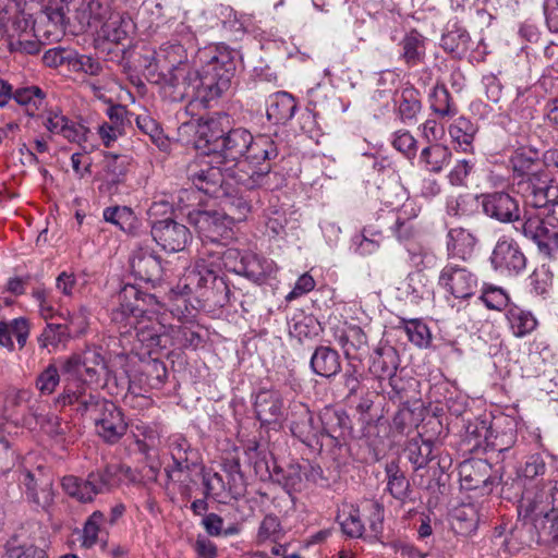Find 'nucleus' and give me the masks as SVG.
<instances>
[{
    "label": "nucleus",
    "instance_id": "30",
    "mask_svg": "<svg viewBox=\"0 0 558 558\" xmlns=\"http://www.w3.org/2000/svg\"><path fill=\"white\" fill-rule=\"evenodd\" d=\"M29 336V324L24 317H17L10 322H0V347L10 352L14 350L13 337L20 349H23Z\"/></svg>",
    "mask_w": 558,
    "mask_h": 558
},
{
    "label": "nucleus",
    "instance_id": "29",
    "mask_svg": "<svg viewBox=\"0 0 558 558\" xmlns=\"http://www.w3.org/2000/svg\"><path fill=\"white\" fill-rule=\"evenodd\" d=\"M130 266L132 272L143 281L156 282L161 279L160 258L151 253L142 251L135 253L130 260Z\"/></svg>",
    "mask_w": 558,
    "mask_h": 558
},
{
    "label": "nucleus",
    "instance_id": "6",
    "mask_svg": "<svg viewBox=\"0 0 558 558\" xmlns=\"http://www.w3.org/2000/svg\"><path fill=\"white\" fill-rule=\"evenodd\" d=\"M61 369L75 380L89 384H97L102 377L109 376L105 359L96 348H87L62 360Z\"/></svg>",
    "mask_w": 558,
    "mask_h": 558
},
{
    "label": "nucleus",
    "instance_id": "53",
    "mask_svg": "<svg viewBox=\"0 0 558 558\" xmlns=\"http://www.w3.org/2000/svg\"><path fill=\"white\" fill-rule=\"evenodd\" d=\"M403 329L408 339L418 348L429 345L432 335L429 328L421 319H402Z\"/></svg>",
    "mask_w": 558,
    "mask_h": 558
},
{
    "label": "nucleus",
    "instance_id": "17",
    "mask_svg": "<svg viewBox=\"0 0 558 558\" xmlns=\"http://www.w3.org/2000/svg\"><path fill=\"white\" fill-rule=\"evenodd\" d=\"M490 262L494 269L505 276H515L526 265V258L518 243L506 236L497 241L490 256Z\"/></svg>",
    "mask_w": 558,
    "mask_h": 558
},
{
    "label": "nucleus",
    "instance_id": "50",
    "mask_svg": "<svg viewBox=\"0 0 558 558\" xmlns=\"http://www.w3.org/2000/svg\"><path fill=\"white\" fill-rule=\"evenodd\" d=\"M71 338L68 326L62 324H47L40 336L38 343L44 349H57L59 345H65Z\"/></svg>",
    "mask_w": 558,
    "mask_h": 558
},
{
    "label": "nucleus",
    "instance_id": "12",
    "mask_svg": "<svg viewBox=\"0 0 558 558\" xmlns=\"http://www.w3.org/2000/svg\"><path fill=\"white\" fill-rule=\"evenodd\" d=\"M194 46L195 36L192 33H186L180 40L171 39L162 44L153 54L155 65L161 71V75L189 64L187 50Z\"/></svg>",
    "mask_w": 558,
    "mask_h": 558
},
{
    "label": "nucleus",
    "instance_id": "24",
    "mask_svg": "<svg viewBox=\"0 0 558 558\" xmlns=\"http://www.w3.org/2000/svg\"><path fill=\"white\" fill-rule=\"evenodd\" d=\"M254 410L262 424L277 423L283 410L281 393L274 389H260L255 396Z\"/></svg>",
    "mask_w": 558,
    "mask_h": 558
},
{
    "label": "nucleus",
    "instance_id": "46",
    "mask_svg": "<svg viewBox=\"0 0 558 558\" xmlns=\"http://www.w3.org/2000/svg\"><path fill=\"white\" fill-rule=\"evenodd\" d=\"M13 99L24 107L28 116L34 117L44 108L46 95L38 86H27L17 88Z\"/></svg>",
    "mask_w": 558,
    "mask_h": 558
},
{
    "label": "nucleus",
    "instance_id": "14",
    "mask_svg": "<svg viewBox=\"0 0 558 558\" xmlns=\"http://www.w3.org/2000/svg\"><path fill=\"white\" fill-rule=\"evenodd\" d=\"M150 232L154 241L170 253L183 251L192 240L189 228L170 218L153 221Z\"/></svg>",
    "mask_w": 558,
    "mask_h": 558
},
{
    "label": "nucleus",
    "instance_id": "61",
    "mask_svg": "<svg viewBox=\"0 0 558 558\" xmlns=\"http://www.w3.org/2000/svg\"><path fill=\"white\" fill-rule=\"evenodd\" d=\"M60 383L59 371L49 364L36 378L35 386L41 395H51Z\"/></svg>",
    "mask_w": 558,
    "mask_h": 558
},
{
    "label": "nucleus",
    "instance_id": "49",
    "mask_svg": "<svg viewBox=\"0 0 558 558\" xmlns=\"http://www.w3.org/2000/svg\"><path fill=\"white\" fill-rule=\"evenodd\" d=\"M407 456L414 470L425 468L433 459V444L429 440L413 439L407 447Z\"/></svg>",
    "mask_w": 558,
    "mask_h": 558
},
{
    "label": "nucleus",
    "instance_id": "32",
    "mask_svg": "<svg viewBox=\"0 0 558 558\" xmlns=\"http://www.w3.org/2000/svg\"><path fill=\"white\" fill-rule=\"evenodd\" d=\"M133 31L132 19L126 13L117 12L96 33L109 41L120 44L129 38Z\"/></svg>",
    "mask_w": 558,
    "mask_h": 558
},
{
    "label": "nucleus",
    "instance_id": "33",
    "mask_svg": "<svg viewBox=\"0 0 558 558\" xmlns=\"http://www.w3.org/2000/svg\"><path fill=\"white\" fill-rule=\"evenodd\" d=\"M296 110L295 99L287 92H278L269 97L267 118L274 123H286L291 120Z\"/></svg>",
    "mask_w": 558,
    "mask_h": 558
},
{
    "label": "nucleus",
    "instance_id": "2",
    "mask_svg": "<svg viewBox=\"0 0 558 558\" xmlns=\"http://www.w3.org/2000/svg\"><path fill=\"white\" fill-rule=\"evenodd\" d=\"M118 306L111 311V322L122 337L134 336L133 349H143L151 354L174 344L173 336L160 323L159 302L153 294L142 293L135 286L123 287L117 295Z\"/></svg>",
    "mask_w": 558,
    "mask_h": 558
},
{
    "label": "nucleus",
    "instance_id": "64",
    "mask_svg": "<svg viewBox=\"0 0 558 558\" xmlns=\"http://www.w3.org/2000/svg\"><path fill=\"white\" fill-rule=\"evenodd\" d=\"M281 533L279 519L275 515L268 514L260 522L258 533H257V542L258 544H264L266 542L276 543Z\"/></svg>",
    "mask_w": 558,
    "mask_h": 558
},
{
    "label": "nucleus",
    "instance_id": "25",
    "mask_svg": "<svg viewBox=\"0 0 558 558\" xmlns=\"http://www.w3.org/2000/svg\"><path fill=\"white\" fill-rule=\"evenodd\" d=\"M187 128L194 131L195 147L206 155L215 156L222 136L219 123L215 120H198L196 124H189Z\"/></svg>",
    "mask_w": 558,
    "mask_h": 558
},
{
    "label": "nucleus",
    "instance_id": "51",
    "mask_svg": "<svg viewBox=\"0 0 558 558\" xmlns=\"http://www.w3.org/2000/svg\"><path fill=\"white\" fill-rule=\"evenodd\" d=\"M8 48L11 52L36 54L40 51L41 44L35 35V31H27L23 35H7Z\"/></svg>",
    "mask_w": 558,
    "mask_h": 558
},
{
    "label": "nucleus",
    "instance_id": "41",
    "mask_svg": "<svg viewBox=\"0 0 558 558\" xmlns=\"http://www.w3.org/2000/svg\"><path fill=\"white\" fill-rule=\"evenodd\" d=\"M277 156L278 148L272 138L268 135H258L252 136V144L247 147L243 158L259 165L262 162L270 163V160Z\"/></svg>",
    "mask_w": 558,
    "mask_h": 558
},
{
    "label": "nucleus",
    "instance_id": "35",
    "mask_svg": "<svg viewBox=\"0 0 558 558\" xmlns=\"http://www.w3.org/2000/svg\"><path fill=\"white\" fill-rule=\"evenodd\" d=\"M218 198L222 210L232 218V225L245 220L251 213L250 201L242 195L238 187L229 186Z\"/></svg>",
    "mask_w": 558,
    "mask_h": 558
},
{
    "label": "nucleus",
    "instance_id": "31",
    "mask_svg": "<svg viewBox=\"0 0 558 558\" xmlns=\"http://www.w3.org/2000/svg\"><path fill=\"white\" fill-rule=\"evenodd\" d=\"M506 319L511 333L515 338H524L532 333L538 326L535 315L521 306L511 305L506 312Z\"/></svg>",
    "mask_w": 558,
    "mask_h": 558
},
{
    "label": "nucleus",
    "instance_id": "47",
    "mask_svg": "<svg viewBox=\"0 0 558 558\" xmlns=\"http://www.w3.org/2000/svg\"><path fill=\"white\" fill-rule=\"evenodd\" d=\"M106 521L104 512L100 510L94 511L84 522L81 536L80 545L84 549H90L95 547L99 542V534L101 526Z\"/></svg>",
    "mask_w": 558,
    "mask_h": 558
},
{
    "label": "nucleus",
    "instance_id": "3",
    "mask_svg": "<svg viewBox=\"0 0 558 558\" xmlns=\"http://www.w3.org/2000/svg\"><path fill=\"white\" fill-rule=\"evenodd\" d=\"M196 59L209 97H220L230 87L235 71L233 51L223 45H209L198 50Z\"/></svg>",
    "mask_w": 558,
    "mask_h": 558
},
{
    "label": "nucleus",
    "instance_id": "16",
    "mask_svg": "<svg viewBox=\"0 0 558 558\" xmlns=\"http://www.w3.org/2000/svg\"><path fill=\"white\" fill-rule=\"evenodd\" d=\"M169 450L173 461V464L166 469L169 480L186 482L192 466L197 462V452L182 435H173L169 438Z\"/></svg>",
    "mask_w": 558,
    "mask_h": 558
},
{
    "label": "nucleus",
    "instance_id": "10",
    "mask_svg": "<svg viewBox=\"0 0 558 558\" xmlns=\"http://www.w3.org/2000/svg\"><path fill=\"white\" fill-rule=\"evenodd\" d=\"M227 180L230 187L242 186L246 190H253L264 186L268 174L271 171V165L262 162L259 165L244 158L225 165Z\"/></svg>",
    "mask_w": 558,
    "mask_h": 558
},
{
    "label": "nucleus",
    "instance_id": "63",
    "mask_svg": "<svg viewBox=\"0 0 558 558\" xmlns=\"http://www.w3.org/2000/svg\"><path fill=\"white\" fill-rule=\"evenodd\" d=\"M535 99L526 92L518 93L510 106V112L523 121L533 119Z\"/></svg>",
    "mask_w": 558,
    "mask_h": 558
},
{
    "label": "nucleus",
    "instance_id": "34",
    "mask_svg": "<svg viewBox=\"0 0 558 558\" xmlns=\"http://www.w3.org/2000/svg\"><path fill=\"white\" fill-rule=\"evenodd\" d=\"M469 435H475L476 441L474 447H483L485 450L502 452L508 450L514 444V436L512 433L494 436L484 422L476 425L473 430L468 428Z\"/></svg>",
    "mask_w": 558,
    "mask_h": 558
},
{
    "label": "nucleus",
    "instance_id": "5",
    "mask_svg": "<svg viewBox=\"0 0 558 558\" xmlns=\"http://www.w3.org/2000/svg\"><path fill=\"white\" fill-rule=\"evenodd\" d=\"M82 411H89L87 415L94 421L96 433L105 441L114 444L126 432L128 424L122 411L111 401L89 395L88 400L82 403Z\"/></svg>",
    "mask_w": 558,
    "mask_h": 558
},
{
    "label": "nucleus",
    "instance_id": "28",
    "mask_svg": "<svg viewBox=\"0 0 558 558\" xmlns=\"http://www.w3.org/2000/svg\"><path fill=\"white\" fill-rule=\"evenodd\" d=\"M476 245L475 235L464 228H452L447 234L448 256L468 260L473 255Z\"/></svg>",
    "mask_w": 558,
    "mask_h": 558
},
{
    "label": "nucleus",
    "instance_id": "58",
    "mask_svg": "<svg viewBox=\"0 0 558 558\" xmlns=\"http://www.w3.org/2000/svg\"><path fill=\"white\" fill-rule=\"evenodd\" d=\"M391 145L395 149L413 159L417 151V142L408 130H398L392 134Z\"/></svg>",
    "mask_w": 558,
    "mask_h": 558
},
{
    "label": "nucleus",
    "instance_id": "37",
    "mask_svg": "<svg viewBox=\"0 0 558 558\" xmlns=\"http://www.w3.org/2000/svg\"><path fill=\"white\" fill-rule=\"evenodd\" d=\"M348 424L349 417L343 411L325 408L318 417L320 438L323 436H328L332 439L341 438L348 428Z\"/></svg>",
    "mask_w": 558,
    "mask_h": 558
},
{
    "label": "nucleus",
    "instance_id": "1",
    "mask_svg": "<svg viewBox=\"0 0 558 558\" xmlns=\"http://www.w3.org/2000/svg\"><path fill=\"white\" fill-rule=\"evenodd\" d=\"M229 270L260 283L277 271L272 259L256 254L242 255L236 248H228L221 256L210 255L198 258L189 267L172 290L182 296L194 295L198 301L213 306H223L229 300V287L219 275L220 263Z\"/></svg>",
    "mask_w": 558,
    "mask_h": 558
},
{
    "label": "nucleus",
    "instance_id": "60",
    "mask_svg": "<svg viewBox=\"0 0 558 558\" xmlns=\"http://www.w3.org/2000/svg\"><path fill=\"white\" fill-rule=\"evenodd\" d=\"M470 36L466 32H449L441 38V46L457 56L464 54L469 50Z\"/></svg>",
    "mask_w": 558,
    "mask_h": 558
},
{
    "label": "nucleus",
    "instance_id": "9",
    "mask_svg": "<svg viewBox=\"0 0 558 558\" xmlns=\"http://www.w3.org/2000/svg\"><path fill=\"white\" fill-rule=\"evenodd\" d=\"M227 180L230 187L242 186L246 190H253L264 186L268 174L271 171V165L262 162L259 165L244 158L225 165Z\"/></svg>",
    "mask_w": 558,
    "mask_h": 558
},
{
    "label": "nucleus",
    "instance_id": "62",
    "mask_svg": "<svg viewBox=\"0 0 558 558\" xmlns=\"http://www.w3.org/2000/svg\"><path fill=\"white\" fill-rule=\"evenodd\" d=\"M473 209L474 199L470 195L451 196L446 203V211L451 217H468Z\"/></svg>",
    "mask_w": 558,
    "mask_h": 558
},
{
    "label": "nucleus",
    "instance_id": "36",
    "mask_svg": "<svg viewBox=\"0 0 558 558\" xmlns=\"http://www.w3.org/2000/svg\"><path fill=\"white\" fill-rule=\"evenodd\" d=\"M311 367L319 376L332 377L341 369L340 356L329 347H318L311 357Z\"/></svg>",
    "mask_w": 558,
    "mask_h": 558
},
{
    "label": "nucleus",
    "instance_id": "15",
    "mask_svg": "<svg viewBox=\"0 0 558 558\" xmlns=\"http://www.w3.org/2000/svg\"><path fill=\"white\" fill-rule=\"evenodd\" d=\"M288 422L292 435L303 444L310 447L319 444L320 427L306 404L292 402L289 407Z\"/></svg>",
    "mask_w": 558,
    "mask_h": 558
},
{
    "label": "nucleus",
    "instance_id": "48",
    "mask_svg": "<svg viewBox=\"0 0 558 558\" xmlns=\"http://www.w3.org/2000/svg\"><path fill=\"white\" fill-rule=\"evenodd\" d=\"M129 160L126 156L107 154L105 156V180L108 184L118 185L126 177Z\"/></svg>",
    "mask_w": 558,
    "mask_h": 558
},
{
    "label": "nucleus",
    "instance_id": "54",
    "mask_svg": "<svg viewBox=\"0 0 558 558\" xmlns=\"http://www.w3.org/2000/svg\"><path fill=\"white\" fill-rule=\"evenodd\" d=\"M430 108L440 117H452L457 113V107L451 100L448 89L436 86L430 95Z\"/></svg>",
    "mask_w": 558,
    "mask_h": 558
},
{
    "label": "nucleus",
    "instance_id": "7",
    "mask_svg": "<svg viewBox=\"0 0 558 558\" xmlns=\"http://www.w3.org/2000/svg\"><path fill=\"white\" fill-rule=\"evenodd\" d=\"M520 515L530 519L550 518L558 513V481L523 492L518 506Z\"/></svg>",
    "mask_w": 558,
    "mask_h": 558
},
{
    "label": "nucleus",
    "instance_id": "13",
    "mask_svg": "<svg viewBox=\"0 0 558 558\" xmlns=\"http://www.w3.org/2000/svg\"><path fill=\"white\" fill-rule=\"evenodd\" d=\"M517 187L526 205L534 208H544L550 201L558 197V186L545 170L534 177L520 179Z\"/></svg>",
    "mask_w": 558,
    "mask_h": 558
},
{
    "label": "nucleus",
    "instance_id": "27",
    "mask_svg": "<svg viewBox=\"0 0 558 558\" xmlns=\"http://www.w3.org/2000/svg\"><path fill=\"white\" fill-rule=\"evenodd\" d=\"M452 153L449 147L434 143L424 147L418 156V166L426 172L440 173L451 162Z\"/></svg>",
    "mask_w": 558,
    "mask_h": 558
},
{
    "label": "nucleus",
    "instance_id": "19",
    "mask_svg": "<svg viewBox=\"0 0 558 558\" xmlns=\"http://www.w3.org/2000/svg\"><path fill=\"white\" fill-rule=\"evenodd\" d=\"M517 222L520 223V227L515 226V229L533 240L546 256L551 257L558 251V231L546 227L541 217L525 213L523 220L520 219Z\"/></svg>",
    "mask_w": 558,
    "mask_h": 558
},
{
    "label": "nucleus",
    "instance_id": "55",
    "mask_svg": "<svg viewBox=\"0 0 558 558\" xmlns=\"http://www.w3.org/2000/svg\"><path fill=\"white\" fill-rule=\"evenodd\" d=\"M88 397L89 395L86 396L84 391L83 384H78L76 389H73L71 385H66L63 392L56 398L54 403L61 408L76 403V412L81 415H87L89 411H82L81 408L82 403L88 400Z\"/></svg>",
    "mask_w": 558,
    "mask_h": 558
},
{
    "label": "nucleus",
    "instance_id": "23",
    "mask_svg": "<svg viewBox=\"0 0 558 558\" xmlns=\"http://www.w3.org/2000/svg\"><path fill=\"white\" fill-rule=\"evenodd\" d=\"M23 484L28 501L46 510L53 502L52 478L40 470L37 473L26 471L23 475Z\"/></svg>",
    "mask_w": 558,
    "mask_h": 558
},
{
    "label": "nucleus",
    "instance_id": "43",
    "mask_svg": "<svg viewBox=\"0 0 558 558\" xmlns=\"http://www.w3.org/2000/svg\"><path fill=\"white\" fill-rule=\"evenodd\" d=\"M510 165L513 172L521 179L534 177L543 171L538 169L537 153L526 148L517 149L510 158Z\"/></svg>",
    "mask_w": 558,
    "mask_h": 558
},
{
    "label": "nucleus",
    "instance_id": "8",
    "mask_svg": "<svg viewBox=\"0 0 558 558\" xmlns=\"http://www.w3.org/2000/svg\"><path fill=\"white\" fill-rule=\"evenodd\" d=\"M187 219L204 240L218 242L231 236L232 218L223 210L193 209Z\"/></svg>",
    "mask_w": 558,
    "mask_h": 558
},
{
    "label": "nucleus",
    "instance_id": "40",
    "mask_svg": "<svg viewBox=\"0 0 558 558\" xmlns=\"http://www.w3.org/2000/svg\"><path fill=\"white\" fill-rule=\"evenodd\" d=\"M448 132L457 149L464 153L472 151L477 128L469 119L464 117L456 119Z\"/></svg>",
    "mask_w": 558,
    "mask_h": 558
},
{
    "label": "nucleus",
    "instance_id": "44",
    "mask_svg": "<svg viewBox=\"0 0 558 558\" xmlns=\"http://www.w3.org/2000/svg\"><path fill=\"white\" fill-rule=\"evenodd\" d=\"M337 520L347 536L356 538L363 535L365 529L359 507L352 504H343L339 508Z\"/></svg>",
    "mask_w": 558,
    "mask_h": 558
},
{
    "label": "nucleus",
    "instance_id": "18",
    "mask_svg": "<svg viewBox=\"0 0 558 558\" xmlns=\"http://www.w3.org/2000/svg\"><path fill=\"white\" fill-rule=\"evenodd\" d=\"M190 179L197 190L215 198L220 197L230 186V182L227 180L225 165L217 163L214 156L210 161L203 163L198 170H191Z\"/></svg>",
    "mask_w": 558,
    "mask_h": 558
},
{
    "label": "nucleus",
    "instance_id": "52",
    "mask_svg": "<svg viewBox=\"0 0 558 558\" xmlns=\"http://www.w3.org/2000/svg\"><path fill=\"white\" fill-rule=\"evenodd\" d=\"M166 376V368L158 360H151L144 365L140 375L141 389H158Z\"/></svg>",
    "mask_w": 558,
    "mask_h": 558
},
{
    "label": "nucleus",
    "instance_id": "38",
    "mask_svg": "<svg viewBox=\"0 0 558 558\" xmlns=\"http://www.w3.org/2000/svg\"><path fill=\"white\" fill-rule=\"evenodd\" d=\"M397 112L402 122L413 121L421 110L420 93L412 86H405L395 94Z\"/></svg>",
    "mask_w": 558,
    "mask_h": 558
},
{
    "label": "nucleus",
    "instance_id": "11",
    "mask_svg": "<svg viewBox=\"0 0 558 558\" xmlns=\"http://www.w3.org/2000/svg\"><path fill=\"white\" fill-rule=\"evenodd\" d=\"M438 283L454 299L468 300L475 294L478 279L468 268L448 263L439 274Z\"/></svg>",
    "mask_w": 558,
    "mask_h": 558
},
{
    "label": "nucleus",
    "instance_id": "45",
    "mask_svg": "<svg viewBox=\"0 0 558 558\" xmlns=\"http://www.w3.org/2000/svg\"><path fill=\"white\" fill-rule=\"evenodd\" d=\"M397 368L398 356L392 348L377 350L369 366L371 373L379 379L393 377Z\"/></svg>",
    "mask_w": 558,
    "mask_h": 558
},
{
    "label": "nucleus",
    "instance_id": "4",
    "mask_svg": "<svg viewBox=\"0 0 558 558\" xmlns=\"http://www.w3.org/2000/svg\"><path fill=\"white\" fill-rule=\"evenodd\" d=\"M163 90L171 101L185 99L201 102H209V90L205 87L202 73L189 64L178 68L170 73L162 74Z\"/></svg>",
    "mask_w": 558,
    "mask_h": 558
},
{
    "label": "nucleus",
    "instance_id": "59",
    "mask_svg": "<svg viewBox=\"0 0 558 558\" xmlns=\"http://www.w3.org/2000/svg\"><path fill=\"white\" fill-rule=\"evenodd\" d=\"M480 300L488 310L501 311L509 303V295L499 287H486L480 296Z\"/></svg>",
    "mask_w": 558,
    "mask_h": 558
},
{
    "label": "nucleus",
    "instance_id": "56",
    "mask_svg": "<svg viewBox=\"0 0 558 558\" xmlns=\"http://www.w3.org/2000/svg\"><path fill=\"white\" fill-rule=\"evenodd\" d=\"M137 128L145 134H147L154 144L159 148L166 149L168 147V140L165 136L159 124L148 114H141L136 118Z\"/></svg>",
    "mask_w": 558,
    "mask_h": 558
},
{
    "label": "nucleus",
    "instance_id": "20",
    "mask_svg": "<svg viewBox=\"0 0 558 558\" xmlns=\"http://www.w3.org/2000/svg\"><path fill=\"white\" fill-rule=\"evenodd\" d=\"M483 211L490 218L507 223L520 221L519 202L505 192L482 195Z\"/></svg>",
    "mask_w": 558,
    "mask_h": 558
},
{
    "label": "nucleus",
    "instance_id": "21",
    "mask_svg": "<svg viewBox=\"0 0 558 558\" xmlns=\"http://www.w3.org/2000/svg\"><path fill=\"white\" fill-rule=\"evenodd\" d=\"M117 12L114 0H86L77 9L75 20L82 31L97 32Z\"/></svg>",
    "mask_w": 558,
    "mask_h": 558
},
{
    "label": "nucleus",
    "instance_id": "26",
    "mask_svg": "<svg viewBox=\"0 0 558 558\" xmlns=\"http://www.w3.org/2000/svg\"><path fill=\"white\" fill-rule=\"evenodd\" d=\"M337 340L348 359L362 360L368 353L367 337L359 326H348Z\"/></svg>",
    "mask_w": 558,
    "mask_h": 558
},
{
    "label": "nucleus",
    "instance_id": "42",
    "mask_svg": "<svg viewBox=\"0 0 558 558\" xmlns=\"http://www.w3.org/2000/svg\"><path fill=\"white\" fill-rule=\"evenodd\" d=\"M402 48L401 57L409 66L420 64L425 57V38L416 29L405 34L400 43Z\"/></svg>",
    "mask_w": 558,
    "mask_h": 558
},
{
    "label": "nucleus",
    "instance_id": "39",
    "mask_svg": "<svg viewBox=\"0 0 558 558\" xmlns=\"http://www.w3.org/2000/svg\"><path fill=\"white\" fill-rule=\"evenodd\" d=\"M104 219L116 225L123 232L136 235L141 229V221L134 211L126 206L108 207L104 210Z\"/></svg>",
    "mask_w": 558,
    "mask_h": 558
},
{
    "label": "nucleus",
    "instance_id": "22",
    "mask_svg": "<svg viewBox=\"0 0 558 558\" xmlns=\"http://www.w3.org/2000/svg\"><path fill=\"white\" fill-rule=\"evenodd\" d=\"M250 144H252V134L247 130L233 129L221 136L214 159L217 163L223 165L242 159Z\"/></svg>",
    "mask_w": 558,
    "mask_h": 558
},
{
    "label": "nucleus",
    "instance_id": "57",
    "mask_svg": "<svg viewBox=\"0 0 558 558\" xmlns=\"http://www.w3.org/2000/svg\"><path fill=\"white\" fill-rule=\"evenodd\" d=\"M217 15L221 20L222 26L235 37L245 33V21L238 16L236 12L231 7L220 5Z\"/></svg>",
    "mask_w": 558,
    "mask_h": 558
}]
</instances>
